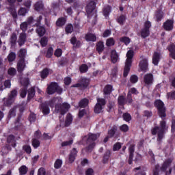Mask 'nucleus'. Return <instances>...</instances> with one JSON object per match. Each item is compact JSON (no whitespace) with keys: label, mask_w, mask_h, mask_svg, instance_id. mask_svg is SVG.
<instances>
[{"label":"nucleus","mask_w":175,"mask_h":175,"mask_svg":"<svg viewBox=\"0 0 175 175\" xmlns=\"http://www.w3.org/2000/svg\"><path fill=\"white\" fill-rule=\"evenodd\" d=\"M54 105H55V111L62 115L65 114L70 109L69 104L65 103L62 104V98H54L50 102L51 107H54Z\"/></svg>","instance_id":"1"},{"label":"nucleus","mask_w":175,"mask_h":175,"mask_svg":"<svg viewBox=\"0 0 175 175\" xmlns=\"http://www.w3.org/2000/svg\"><path fill=\"white\" fill-rule=\"evenodd\" d=\"M167 129L166 126V122L162 121L160 122V127H154L152 130V135H158V140H162L163 139V135H165V131Z\"/></svg>","instance_id":"2"},{"label":"nucleus","mask_w":175,"mask_h":175,"mask_svg":"<svg viewBox=\"0 0 175 175\" xmlns=\"http://www.w3.org/2000/svg\"><path fill=\"white\" fill-rule=\"evenodd\" d=\"M134 52L133 50L128 51L126 53V59L125 62V66L124 69V77H126L128 76V73H129V70H131V66H132V59L133 58Z\"/></svg>","instance_id":"3"},{"label":"nucleus","mask_w":175,"mask_h":175,"mask_svg":"<svg viewBox=\"0 0 175 175\" xmlns=\"http://www.w3.org/2000/svg\"><path fill=\"white\" fill-rule=\"evenodd\" d=\"M154 105L159 111V116L161 118H165L166 117V108H165V104L161 100H157L154 102Z\"/></svg>","instance_id":"4"},{"label":"nucleus","mask_w":175,"mask_h":175,"mask_svg":"<svg viewBox=\"0 0 175 175\" xmlns=\"http://www.w3.org/2000/svg\"><path fill=\"white\" fill-rule=\"evenodd\" d=\"M172 163H173V158L170 157L165 160L161 167V170H163V172H166V175L172 174V169L170 168Z\"/></svg>","instance_id":"5"},{"label":"nucleus","mask_w":175,"mask_h":175,"mask_svg":"<svg viewBox=\"0 0 175 175\" xmlns=\"http://www.w3.org/2000/svg\"><path fill=\"white\" fill-rule=\"evenodd\" d=\"M99 136H100L99 133H97V134L90 133L88 135L87 144L89 145L88 147V150L89 151H91L92 148L95 147V143H94V142H95V140H96L98 137H99Z\"/></svg>","instance_id":"6"},{"label":"nucleus","mask_w":175,"mask_h":175,"mask_svg":"<svg viewBox=\"0 0 175 175\" xmlns=\"http://www.w3.org/2000/svg\"><path fill=\"white\" fill-rule=\"evenodd\" d=\"M105 103H106V102L105 101V99L98 98L97 103L96 104V106L94 107L95 113H97L98 114L99 113H102L103 106H105Z\"/></svg>","instance_id":"7"},{"label":"nucleus","mask_w":175,"mask_h":175,"mask_svg":"<svg viewBox=\"0 0 175 175\" xmlns=\"http://www.w3.org/2000/svg\"><path fill=\"white\" fill-rule=\"evenodd\" d=\"M16 96H17V90H14L9 94L8 98L5 101V106H10L13 103Z\"/></svg>","instance_id":"8"},{"label":"nucleus","mask_w":175,"mask_h":175,"mask_svg":"<svg viewBox=\"0 0 175 175\" xmlns=\"http://www.w3.org/2000/svg\"><path fill=\"white\" fill-rule=\"evenodd\" d=\"M139 66L140 70H142V72H146V70L148 69V59L144 57H142Z\"/></svg>","instance_id":"9"},{"label":"nucleus","mask_w":175,"mask_h":175,"mask_svg":"<svg viewBox=\"0 0 175 175\" xmlns=\"http://www.w3.org/2000/svg\"><path fill=\"white\" fill-rule=\"evenodd\" d=\"M58 90V84L52 83L47 88L46 92L49 95H53Z\"/></svg>","instance_id":"10"},{"label":"nucleus","mask_w":175,"mask_h":175,"mask_svg":"<svg viewBox=\"0 0 175 175\" xmlns=\"http://www.w3.org/2000/svg\"><path fill=\"white\" fill-rule=\"evenodd\" d=\"M154 81V77L152 74H146L144 77V82L146 85H151Z\"/></svg>","instance_id":"11"},{"label":"nucleus","mask_w":175,"mask_h":175,"mask_svg":"<svg viewBox=\"0 0 175 175\" xmlns=\"http://www.w3.org/2000/svg\"><path fill=\"white\" fill-rule=\"evenodd\" d=\"M33 23V18L32 16H30L27 19V22H23L21 24V29L22 31H27V28H28V25H31Z\"/></svg>","instance_id":"12"},{"label":"nucleus","mask_w":175,"mask_h":175,"mask_svg":"<svg viewBox=\"0 0 175 175\" xmlns=\"http://www.w3.org/2000/svg\"><path fill=\"white\" fill-rule=\"evenodd\" d=\"M26 65H25V61L24 59H21L19 60L17 63V70L18 72H23L25 69Z\"/></svg>","instance_id":"13"},{"label":"nucleus","mask_w":175,"mask_h":175,"mask_svg":"<svg viewBox=\"0 0 175 175\" xmlns=\"http://www.w3.org/2000/svg\"><path fill=\"white\" fill-rule=\"evenodd\" d=\"M90 83V79L87 78H83L81 83H77L75 85L74 87H82V88H85L88 87V84Z\"/></svg>","instance_id":"14"},{"label":"nucleus","mask_w":175,"mask_h":175,"mask_svg":"<svg viewBox=\"0 0 175 175\" xmlns=\"http://www.w3.org/2000/svg\"><path fill=\"white\" fill-rule=\"evenodd\" d=\"M95 9V2L91 1L90 3L88 4L86 7V12L88 14H91L92 12H94Z\"/></svg>","instance_id":"15"},{"label":"nucleus","mask_w":175,"mask_h":175,"mask_svg":"<svg viewBox=\"0 0 175 175\" xmlns=\"http://www.w3.org/2000/svg\"><path fill=\"white\" fill-rule=\"evenodd\" d=\"M163 25L165 31H172V29H173V21L168 20L164 23Z\"/></svg>","instance_id":"16"},{"label":"nucleus","mask_w":175,"mask_h":175,"mask_svg":"<svg viewBox=\"0 0 175 175\" xmlns=\"http://www.w3.org/2000/svg\"><path fill=\"white\" fill-rule=\"evenodd\" d=\"M167 50L170 51V57L175 59V45L174 44H171L168 47Z\"/></svg>","instance_id":"17"},{"label":"nucleus","mask_w":175,"mask_h":175,"mask_svg":"<svg viewBox=\"0 0 175 175\" xmlns=\"http://www.w3.org/2000/svg\"><path fill=\"white\" fill-rule=\"evenodd\" d=\"M34 9L37 12H42L44 9V5L42 1H38L34 4Z\"/></svg>","instance_id":"18"},{"label":"nucleus","mask_w":175,"mask_h":175,"mask_svg":"<svg viewBox=\"0 0 175 175\" xmlns=\"http://www.w3.org/2000/svg\"><path fill=\"white\" fill-rule=\"evenodd\" d=\"M159 59H161V55L157 52H154L152 57V64L154 65H158Z\"/></svg>","instance_id":"19"},{"label":"nucleus","mask_w":175,"mask_h":175,"mask_svg":"<svg viewBox=\"0 0 175 175\" xmlns=\"http://www.w3.org/2000/svg\"><path fill=\"white\" fill-rule=\"evenodd\" d=\"M77 154V150L76 148L72 149L69 156V162L72 163L75 162V159H76V155Z\"/></svg>","instance_id":"20"},{"label":"nucleus","mask_w":175,"mask_h":175,"mask_svg":"<svg viewBox=\"0 0 175 175\" xmlns=\"http://www.w3.org/2000/svg\"><path fill=\"white\" fill-rule=\"evenodd\" d=\"M27 39V35L25 33L23 32L19 35V38H18V43L19 46H23L25 43V40Z\"/></svg>","instance_id":"21"},{"label":"nucleus","mask_w":175,"mask_h":175,"mask_svg":"<svg viewBox=\"0 0 175 175\" xmlns=\"http://www.w3.org/2000/svg\"><path fill=\"white\" fill-rule=\"evenodd\" d=\"M53 73V70L51 69L44 68L41 72V77L42 79H46L49 76V75H51Z\"/></svg>","instance_id":"22"},{"label":"nucleus","mask_w":175,"mask_h":175,"mask_svg":"<svg viewBox=\"0 0 175 175\" xmlns=\"http://www.w3.org/2000/svg\"><path fill=\"white\" fill-rule=\"evenodd\" d=\"M129 152H130V156H129V165H131L132 164V159H133V152H135V146L131 145L130 146Z\"/></svg>","instance_id":"23"},{"label":"nucleus","mask_w":175,"mask_h":175,"mask_svg":"<svg viewBox=\"0 0 175 175\" xmlns=\"http://www.w3.org/2000/svg\"><path fill=\"white\" fill-rule=\"evenodd\" d=\"M111 59L113 64H116V62H117V61H118V55L117 54V52H116V51H111Z\"/></svg>","instance_id":"24"},{"label":"nucleus","mask_w":175,"mask_h":175,"mask_svg":"<svg viewBox=\"0 0 175 175\" xmlns=\"http://www.w3.org/2000/svg\"><path fill=\"white\" fill-rule=\"evenodd\" d=\"M87 42H95L96 40V36L93 33H88L85 36Z\"/></svg>","instance_id":"25"},{"label":"nucleus","mask_w":175,"mask_h":175,"mask_svg":"<svg viewBox=\"0 0 175 175\" xmlns=\"http://www.w3.org/2000/svg\"><path fill=\"white\" fill-rule=\"evenodd\" d=\"M37 33L40 36H43V35H44L46 33V29H44V27H43L42 26H38Z\"/></svg>","instance_id":"26"},{"label":"nucleus","mask_w":175,"mask_h":175,"mask_svg":"<svg viewBox=\"0 0 175 175\" xmlns=\"http://www.w3.org/2000/svg\"><path fill=\"white\" fill-rule=\"evenodd\" d=\"M96 50L99 54H100V53L105 50V45L103 44V42H100L97 44Z\"/></svg>","instance_id":"27"},{"label":"nucleus","mask_w":175,"mask_h":175,"mask_svg":"<svg viewBox=\"0 0 175 175\" xmlns=\"http://www.w3.org/2000/svg\"><path fill=\"white\" fill-rule=\"evenodd\" d=\"M88 103H89L88 99L83 98L81 100V101L79 103V107H87V106H88Z\"/></svg>","instance_id":"28"},{"label":"nucleus","mask_w":175,"mask_h":175,"mask_svg":"<svg viewBox=\"0 0 175 175\" xmlns=\"http://www.w3.org/2000/svg\"><path fill=\"white\" fill-rule=\"evenodd\" d=\"M113 91V86L111 85H107L104 88V94L109 95Z\"/></svg>","instance_id":"29"},{"label":"nucleus","mask_w":175,"mask_h":175,"mask_svg":"<svg viewBox=\"0 0 175 175\" xmlns=\"http://www.w3.org/2000/svg\"><path fill=\"white\" fill-rule=\"evenodd\" d=\"M65 23H66V20L65 18H59L57 22L56 25L57 27H62V25H65Z\"/></svg>","instance_id":"30"},{"label":"nucleus","mask_w":175,"mask_h":175,"mask_svg":"<svg viewBox=\"0 0 175 175\" xmlns=\"http://www.w3.org/2000/svg\"><path fill=\"white\" fill-rule=\"evenodd\" d=\"M118 103L120 106H124L125 103H126V101L125 100V97L124 96H120L118 98Z\"/></svg>","instance_id":"31"},{"label":"nucleus","mask_w":175,"mask_h":175,"mask_svg":"<svg viewBox=\"0 0 175 175\" xmlns=\"http://www.w3.org/2000/svg\"><path fill=\"white\" fill-rule=\"evenodd\" d=\"M150 35V30L148 29H143L141 31L142 38H147Z\"/></svg>","instance_id":"32"},{"label":"nucleus","mask_w":175,"mask_h":175,"mask_svg":"<svg viewBox=\"0 0 175 175\" xmlns=\"http://www.w3.org/2000/svg\"><path fill=\"white\" fill-rule=\"evenodd\" d=\"M27 172H28V168L25 165H22L19 168V173L21 175L27 174Z\"/></svg>","instance_id":"33"},{"label":"nucleus","mask_w":175,"mask_h":175,"mask_svg":"<svg viewBox=\"0 0 175 175\" xmlns=\"http://www.w3.org/2000/svg\"><path fill=\"white\" fill-rule=\"evenodd\" d=\"M35 96V89L31 88L29 90L28 92V99H32Z\"/></svg>","instance_id":"34"},{"label":"nucleus","mask_w":175,"mask_h":175,"mask_svg":"<svg viewBox=\"0 0 175 175\" xmlns=\"http://www.w3.org/2000/svg\"><path fill=\"white\" fill-rule=\"evenodd\" d=\"M110 10H111V8H110V6H107L105 8H104L103 15L105 16V18H107V17H109Z\"/></svg>","instance_id":"35"},{"label":"nucleus","mask_w":175,"mask_h":175,"mask_svg":"<svg viewBox=\"0 0 175 175\" xmlns=\"http://www.w3.org/2000/svg\"><path fill=\"white\" fill-rule=\"evenodd\" d=\"M8 59L9 62H13L16 59V53L11 52L8 56Z\"/></svg>","instance_id":"36"},{"label":"nucleus","mask_w":175,"mask_h":175,"mask_svg":"<svg viewBox=\"0 0 175 175\" xmlns=\"http://www.w3.org/2000/svg\"><path fill=\"white\" fill-rule=\"evenodd\" d=\"M72 121H73L72 115H68L66 120V126H69L72 124Z\"/></svg>","instance_id":"37"},{"label":"nucleus","mask_w":175,"mask_h":175,"mask_svg":"<svg viewBox=\"0 0 175 175\" xmlns=\"http://www.w3.org/2000/svg\"><path fill=\"white\" fill-rule=\"evenodd\" d=\"M28 13V10L25 8H21L18 12V16H25Z\"/></svg>","instance_id":"38"},{"label":"nucleus","mask_w":175,"mask_h":175,"mask_svg":"<svg viewBox=\"0 0 175 175\" xmlns=\"http://www.w3.org/2000/svg\"><path fill=\"white\" fill-rule=\"evenodd\" d=\"M16 109H17V107H14L10 109L8 114V117L10 118H12V117H14L16 116Z\"/></svg>","instance_id":"39"},{"label":"nucleus","mask_w":175,"mask_h":175,"mask_svg":"<svg viewBox=\"0 0 175 175\" xmlns=\"http://www.w3.org/2000/svg\"><path fill=\"white\" fill-rule=\"evenodd\" d=\"M49 42V39L46 37L42 38L40 40V44L42 47H45L47 46V42Z\"/></svg>","instance_id":"40"},{"label":"nucleus","mask_w":175,"mask_h":175,"mask_svg":"<svg viewBox=\"0 0 175 175\" xmlns=\"http://www.w3.org/2000/svg\"><path fill=\"white\" fill-rule=\"evenodd\" d=\"M42 113L44 114H49L50 113V109L49 107L44 104L42 105Z\"/></svg>","instance_id":"41"},{"label":"nucleus","mask_w":175,"mask_h":175,"mask_svg":"<svg viewBox=\"0 0 175 175\" xmlns=\"http://www.w3.org/2000/svg\"><path fill=\"white\" fill-rule=\"evenodd\" d=\"M163 17V12H162L161 11H159L156 13V19L157 21H161Z\"/></svg>","instance_id":"42"},{"label":"nucleus","mask_w":175,"mask_h":175,"mask_svg":"<svg viewBox=\"0 0 175 175\" xmlns=\"http://www.w3.org/2000/svg\"><path fill=\"white\" fill-rule=\"evenodd\" d=\"M8 75H10V76H14V75H16V73H17V70H16V68H10L8 70Z\"/></svg>","instance_id":"43"},{"label":"nucleus","mask_w":175,"mask_h":175,"mask_svg":"<svg viewBox=\"0 0 175 175\" xmlns=\"http://www.w3.org/2000/svg\"><path fill=\"white\" fill-rule=\"evenodd\" d=\"M139 81V78L136 75H131L130 77V82L132 83V84L136 83L137 81Z\"/></svg>","instance_id":"44"},{"label":"nucleus","mask_w":175,"mask_h":175,"mask_svg":"<svg viewBox=\"0 0 175 175\" xmlns=\"http://www.w3.org/2000/svg\"><path fill=\"white\" fill-rule=\"evenodd\" d=\"M32 146L34 148H38L39 146H40V142H39L37 139H33Z\"/></svg>","instance_id":"45"},{"label":"nucleus","mask_w":175,"mask_h":175,"mask_svg":"<svg viewBox=\"0 0 175 175\" xmlns=\"http://www.w3.org/2000/svg\"><path fill=\"white\" fill-rule=\"evenodd\" d=\"M123 119L124 121H126L127 122L131 121L132 120V117L131 116V114L126 113L123 114Z\"/></svg>","instance_id":"46"},{"label":"nucleus","mask_w":175,"mask_h":175,"mask_svg":"<svg viewBox=\"0 0 175 175\" xmlns=\"http://www.w3.org/2000/svg\"><path fill=\"white\" fill-rule=\"evenodd\" d=\"M79 70H80V72H81V73H85V72H87V70H88V66H87L85 64L81 66L79 68Z\"/></svg>","instance_id":"47"},{"label":"nucleus","mask_w":175,"mask_h":175,"mask_svg":"<svg viewBox=\"0 0 175 175\" xmlns=\"http://www.w3.org/2000/svg\"><path fill=\"white\" fill-rule=\"evenodd\" d=\"M62 166V160L57 159L55 162V169H59V167H61Z\"/></svg>","instance_id":"48"},{"label":"nucleus","mask_w":175,"mask_h":175,"mask_svg":"<svg viewBox=\"0 0 175 175\" xmlns=\"http://www.w3.org/2000/svg\"><path fill=\"white\" fill-rule=\"evenodd\" d=\"M121 42H122L123 43H124V44H129V43H131V39H129V38L128 37H122L120 39Z\"/></svg>","instance_id":"49"},{"label":"nucleus","mask_w":175,"mask_h":175,"mask_svg":"<svg viewBox=\"0 0 175 175\" xmlns=\"http://www.w3.org/2000/svg\"><path fill=\"white\" fill-rule=\"evenodd\" d=\"M66 32L67 33H72L73 32V26L72 25H68L66 27Z\"/></svg>","instance_id":"50"},{"label":"nucleus","mask_w":175,"mask_h":175,"mask_svg":"<svg viewBox=\"0 0 175 175\" xmlns=\"http://www.w3.org/2000/svg\"><path fill=\"white\" fill-rule=\"evenodd\" d=\"M26 54H27V50L25 49H21L18 52V55L21 58H24Z\"/></svg>","instance_id":"51"},{"label":"nucleus","mask_w":175,"mask_h":175,"mask_svg":"<svg viewBox=\"0 0 175 175\" xmlns=\"http://www.w3.org/2000/svg\"><path fill=\"white\" fill-rule=\"evenodd\" d=\"M21 84L25 86L28 85V84H29V80L28 78L22 79H21Z\"/></svg>","instance_id":"52"},{"label":"nucleus","mask_w":175,"mask_h":175,"mask_svg":"<svg viewBox=\"0 0 175 175\" xmlns=\"http://www.w3.org/2000/svg\"><path fill=\"white\" fill-rule=\"evenodd\" d=\"M54 53V49L53 48H49L47 51L46 57L47 58H51V56Z\"/></svg>","instance_id":"53"},{"label":"nucleus","mask_w":175,"mask_h":175,"mask_svg":"<svg viewBox=\"0 0 175 175\" xmlns=\"http://www.w3.org/2000/svg\"><path fill=\"white\" fill-rule=\"evenodd\" d=\"M118 23L120 25L124 24V23H125V16L121 15L120 17H118Z\"/></svg>","instance_id":"54"},{"label":"nucleus","mask_w":175,"mask_h":175,"mask_svg":"<svg viewBox=\"0 0 175 175\" xmlns=\"http://www.w3.org/2000/svg\"><path fill=\"white\" fill-rule=\"evenodd\" d=\"M107 46H114V39L113 38L107 40Z\"/></svg>","instance_id":"55"},{"label":"nucleus","mask_w":175,"mask_h":175,"mask_svg":"<svg viewBox=\"0 0 175 175\" xmlns=\"http://www.w3.org/2000/svg\"><path fill=\"white\" fill-rule=\"evenodd\" d=\"M20 96L21 98H25V96H27V88H24L23 89L21 90Z\"/></svg>","instance_id":"56"},{"label":"nucleus","mask_w":175,"mask_h":175,"mask_svg":"<svg viewBox=\"0 0 175 175\" xmlns=\"http://www.w3.org/2000/svg\"><path fill=\"white\" fill-rule=\"evenodd\" d=\"M23 149L25 150V151H26V152L27 154H31L32 149H31V146H28V145H25L23 146Z\"/></svg>","instance_id":"57"},{"label":"nucleus","mask_w":175,"mask_h":175,"mask_svg":"<svg viewBox=\"0 0 175 175\" xmlns=\"http://www.w3.org/2000/svg\"><path fill=\"white\" fill-rule=\"evenodd\" d=\"M120 130L122 131V132H128L129 127L126 124H123L120 126Z\"/></svg>","instance_id":"58"},{"label":"nucleus","mask_w":175,"mask_h":175,"mask_svg":"<svg viewBox=\"0 0 175 175\" xmlns=\"http://www.w3.org/2000/svg\"><path fill=\"white\" fill-rule=\"evenodd\" d=\"M117 67H114L113 69H112V70L111 71V76H112L113 77H116V76H117Z\"/></svg>","instance_id":"59"},{"label":"nucleus","mask_w":175,"mask_h":175,"mask_svg":"<svg viewBox=\"0 0 175 175\" xmlns=\"http://www.w3.org/2000/svg\"><path fill=\"white\" fill-rule=\"evenodd\" d=\"M35 120H36V116L34 113H31L29 117V121H30V122H33Z\"/></svg>","instance_id":"60"},{"label":"nucleus","mask_w":175,"mask_h":175,"mask_svg":"<svg viewBox=\"0 0 175 175\" xmlns=\"http://www.w3.org/2000/svg\"><path fill=\"white\" fill-rule=\"evenodd\" d=\"M38 175H46V170H44V168H40L38 171Z\"/></svg>","instance_id":"61"},{"label":"nucleus","mask_w":175,"mask_h":175,"mask_svg":"<svg viewBox=\"0 0 175 175\" xmlns=\"http://www.w3.org/2000/svg\"><path fill=\"white\" fill-rule=\"evenodd\" d=\"M55 55L56 57H61L62 55V50L61 49H58L55 51Z\"/></svg>","instance_id":"62"},{"label":"nucleus","mask_w":175,"mask_h":175,"mask_svg":"<svg viewBox=\"0 0 175 175\" xmlns=\"http://www.w3.org/2000/svg\"><path fill=\"white\" fill-rule=\"evenodd\" d=\"M121 148V144L117 143L113 146V151H118Z\"/></svg>","instance_id":"63"},{"label":"nucleus","mask_w":175,"mask_h":175,"mask_svg":"<svg viewBox=\"0 0 175 175\" xmlns=\"http://www.w3.org/2000/svg\"><path fill=\"white\" fill-rule=\"evenodd\" d=\"M8 143H12V144H14V136H13V135H10V136L8 137Z\"/></svg>","instance_id":"64"}]
</instances>
